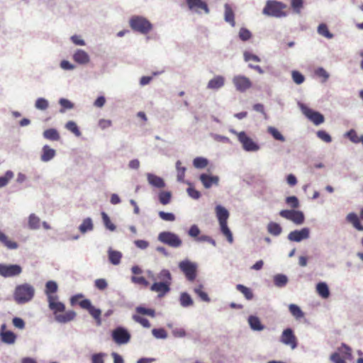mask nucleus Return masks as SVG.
I'll return each mask as SVG.
<instances>
[{
    "label": "nucleus",
    "instance_id": "obj_50",
    "mask_svg": "<svg viewBox=\"0 0 363 363\" xmlns=\"http://www.w3.org/2000/svg\"><path fill=\"white\" fill-rule=\"evenodd\" d=\"M59 104L61 106L60 112L64 113L67 109H72L74 107V104L66 99H60Z\"/></svg>",
    "mask_w": 363,
    "mask_h": 363
},
{
    "label": "nucleus",
    "instance_id": "obj_58",
    "mask_svg": "<svg viewBox=\"0 0 363 363\" xmlns=\"http://www.w3.org/2000/svg\"><path fill=\"white\" fill-rule=\"evenodd\" d=\"M13 177V174L11 171L6 172V174L4 177H0V187H3L6 186L9 181L12 179Z\"/></svg>",
    "mask_w": 363,
    "mask_h": 363
},
{
    "label": "nucleus",
    "instance_id": "obj_23",
    "mask_svg": "<svg viewBox=\"0 0 363 363\" xmlns=\"http://www.w3.org/2000/svg\"><path fill=\"white\" fill-rule=\"evenodd\" d=\"M147 179L148 183L151 186H155L156 188L161 189V188L164 187V186H165L164 180L161 177H160L157 175H155L153 174L148 173L147 174Z\"/></svg>",
    "mask_w": 363,
    "mask_h": 363
},
{
    "label": "nucleus",
    "instance_id": "obj_12",
    "mask_svg": "<svg viewBox=\"0 0 363 363\" xmlns=\"http://www.w3.org/2000/svg\"><path fill=\"white\" fill-rule=\"evenodd\" d=\"M186 4L191 11L198 13L203 11L207 14L210 11L207 3L203 0H186Z\"/></svg>",
    "mask_w": 363,
    "mask_h": 363
},
{
    "label": "nucleus",
    "instance_id": "obj_3",
    "mask_svg": "<svg viewBox=\"0 0 363 363\" xmlns=\"http://www.w3.org/2000/svg\"><path fill=\"white\" fill-rule=\"evenodd\" d=\"M287 5L278 1L268 0L263 9V14L276 18H282L287 16L286 11Z\"/></svg>",
    "mask_w": 363,
    "mask_h": 363
},
{
    "label": "nucleus",
    "instance_id": "obj_4",
    "mask_svg": "<svg viewBox=\"0 0 363 363\" xmlns=\"http://www.w3.org/2000/svg\"><path fill=\"white\" fill-rule=\"evenodd\" d=\"M35 289L29 284L18 285L13 293V298L18 304L26 303L30 301L34 296Z\"/></svg>",
    "mask_w": 363,
    "mask_h": 363
},
{
    "label": "nucleus",
    "instance_id": "obj_43",
    "mask_svg": "<svg viewBox=\"0 0 363 363\" xmlns=\"http://www.w3.org/2000/svg\"><path fill=\"white\" fill-rule=\"evenodd\" d=\"M288 281L287 277L284 274H277L274 277V282L277 286L282 287L286 284Z\"/></svg>",
    "mask_w": 363,
    "mask_h": 363
},
{
    "label": "nucleus",
    "instance_id": "obj_30",
    "mask_svg": "<svg viewBox=\"0 0 363 363\" xmlns=\"http://www.w3.org/2000/svg\"><path fill=\"white\" fill-rule=\"evenodd\" d=\"M121 252L113 250H108V259L111 264L114 265L118 264L121 262Z\"/></svg>",
    "mask_w": 363,
    "mask_h": 363
},
{
    "label": "nucleus",
    "instance_id": "obj_9",
    "mask_svg": "<svg viewBox=\"0 0 363 363\" xmlns=\"http://www.w3.org/2000/svg\"><path fill=\"white\" fill-rule=\"evenodd\" d=\"M179 267L189 281H192L196 279L197 268L196 264L189 260H185L179 262Z\"/></svg>",
    "mask_w": 363,
    "mask_h": 363
},
{
    "label": "nucleus",
    "instance_id": "obj_5",
    "mask_svg": "<svg viewBox=\"0 0 363 363\" xmlns=\"http://www.w3.org/2000/svg\"><path fill=\"white\" fill-rule=\"evenodd\" d=\"M216 213L218 220L219 221V224L220 226V230H221L222 233L226 237L227 240L230 243H233V235L227 225V220L229 218V212L228 211V210L225 208H224L220 205H218L216 207Z\"/></svg>",
    "mask_w": 363,
    "mask_h": 363
},
{
    "label": "nucleus",
    "instance_id": "obj_56",
    "mask_svg": "<svg viewBox=\"0 0 363 363\" xmlns=\"http://www.w3.org/2000/svg\"><path fill=\"white\" fill-rule=\"evenodd\" d=\"M160 218L165 221H174L176 219L175 216L172 213H167L164 211H160L158 213Z\"/></svg>",
    "mask_w": 363,
    "mask_h": 363
},
{
    "label": "nucleus",
    "instance_id": "obj_7",
    "mask_svg": "<svg viewBox=\"0 0 363 363\" xmlns=\"http://www.w3.org/2000/svg\"><path fill=\"white\" fill-rule=\"evenodd\" d=\"M238 137L239 142L242 144L243 149L247 152H255L259 149V146L253 141L244 131L233 132Z\"/></svg>",
    "mask_w": 363,
    "mask_h": 363
},
{
    "label": "nucleus",
    "instance_id": "obj_20",
    "mask_svg": "<svg viewBox=\"0 0 363 363\" xmlns=\"http://www.w3.org/2000/svg\"><path fill=\"white\" fill-rule=\"evenodd\" d=\"M200 180L206 189H209L213 184L218 185L219 179L217 176H211L206 174H201L200 175Z\"/></svg>",
    "mask_w": 363,
    "mask_h": 363
},
{
    "label": "nucleus",
    "instance_id": "obj_10",
    "mask_svg": "<svg viewBox=\"0 0 363 363\" xmlns=\"http://www.w3.org/2000/svg\"><path fill=\"white\" fill-rule=\"evenodd\" d=\"M279 215L282 218L291 220L296 225L302 224L305 220L303 213L300 211L281 210Z\"/></svg>",
    "mask_w": 363,
    "mask_h": 363
},
{
    "label": "nucleus",
    "instance_id": "obj_24",
    "mask_svg": "<svg viewBox=\"0 0 363 363\" xmlns=\"http://www.w3.org/2000/svg\"><path fill=\"white\" fill-rule=\"evenodd\" d=\"M348 223H351L354 228L359 231H363V225L361 224L357 215L354 213H350L346 217Z\"/></svg>",
    "mask_w": 363,
    "mask_h": 363
},
{
    "label": "nucleus",
    "instance_id": "obj_57",
    "mask_svg": "<svg viewBox=\"0 0 363 363\" xmlns=\"http://www.w3.org/2000/svg\"><path fill=\"white\" fill-rule=\"evenodd\" d=\"M152 333L156 338L164 339L167 337V332L163 328H155L152 330Z\"/></svg>",
    "mask_w": 363,
    "mask_h": 363
},
{
    "label": "nucleus",
    "instance_id": "obj_13",
    "mask_svg": "<svg viewBox=\"0 0 363 363\" xmlns=\"http://www.w3.org/2000/svg\"><path fill=\"white\" fill-rule=\"evenodd\" d=\"M113 340L118 345L128 343L130 339V335L128 332L122 328H118L112 333Z\"/></svg>",
    "mask_w": 363,
    "mask_h": 363
},
{
    "label": "nucleus",
    "instance_id": "obj_41",
    "mask_svg": "<svg viewBox=\"0 0 363 363\" xmlns=\"http://www.w3.org/2000/svg\"><path fill=\"white\" fill-rule=\"evenodd\" d=\"M40 218L35 214H30L28 219V226L30 229H38L40 227Z\"/></svg>",
    "mask_w": 363,
    "mask_h": 363
},
{
    "label": "nucleus",
    "instance_id": "obj_47",
    "mask_svg": "<svg viewBox=\"0 0 363 363\" xmlns=\"http://www.w3.org/2000/svg\"><path fill=\"white\" fill-rule=\"evenodd\" d=\"M194 291L195 294H196L202 301H206V302L210 301V298H209L208 294L203 290L202 285H199L198 287H196L194 289Z\"/></svg>",
    "mask_w": 363,
    "mask_h": 363
},
{
    "label": "nucleus",
    "instance_id": "obj_51",
    "mask_svg": "<svg viewBox=\"0 0 363 363\" xmlns=\"http://www.w3.org/2000/svg\"><path fill=\"white\" fill-rule=\"evenodd\" d=\"M315 74L317 77L322 79V82H325L329 78V74L323 67L316 69Z\"/></svg>",
    "mask_w": 363,
    "mask_h": 363
},
{
    "label": "nucleus",
    "instance_id": "obj_19",
    "mask_svg": "<svg viewBox=\"0 0 363 363\" xmlns=\"http://www.w3.org/2000/svg\"><path fill=\"white\" fill-rule=\"evenodd\" d=\"M6 325L1 326V331L0 333L1 340L6 344H13L16 339V335L10 330H5Z\"/></svg>",
    "mask_w": 363,
    "mask_h": 363
},
{
    "label": "nucleus",
    "instance_id": "obj_48",
    "mask_svg": "<svg viewBox=\"0 0 363 363\" xmlns=\"http://www.w3.org/2000/svg\"><path fill=\"white\" fill-rule=\"evenodd\" d=\"M291 6L296 13H301L303 7V0H291Z\"/></svg>",
    "mask_w": 363,
    "mask_h": 363
},
{
    "label": "nucleus",
    "instance_id": "obj_2",
    "mask_svg": "<svg viewBox=\"0 0 363 363\" xmlns=\"http://www.w3.org/2000/svg\"><path fill=\"white\" fill-rule=\"evenodd\" d=\"M83 298L84 296L81 294L73 296L70 298L71 305L74 306L78 304L82 308L87 310L89 313L96 320L97 324L101 325V311L93 306L90 300Z\"/></svg>",
    "mask_w": 363,
    "mask_h": 363
},
{
    "label": "nucleus",
    "instance_id": "obj_16",
    "mask_svg": "<svg viewBox=\"0 0 363 363\" xmlns=\"http://www.w3.org/2000/svg\"><path fill=\"white\" fill-rule=\"evenodd\" d=\"M152 291L157 293L159 298L164 296L170 291V284L168 282L157 281L150 286Z\"/></svg>",
    "mask_w": 363,
    "mask_h": 363
},
{
    "label": "nucleus",
    "instance_id": "obj_42",
    "mask_svg": "<svg viewBox=\"0 0 363 363\" xmlns=\"http://www.w3.org/2000/svg\"><path fill=\"white\" fill-rule=\"evenodd\" d=\"M131 281L135 284L140 285L143 287H147L149 286V282L146 280V279L143 276H132Z\"/></svg>",
    "mask_w": 363,
    "mask_h": 363
},
{
    "label": "nucleus",
    "instance_id": "obj_11",
    "mask_svg": "<svg viewBox=\"0 0 363 363\" xmlns=\"http://www.w3.org/2000/svg\"><path fill=\"white\" fill-rule=\"evenodd\" d=\"M301 108L302 113L315 125H318L324 122V116L320 113L315 111L304 105H302Z\"/></svg>",
    "mask_w": 363,
    "mask_h": 363
},
{
    "label": "nucleus",
    "instance_id": "obj_64",
    "mask_svg": "<svg viewBox=\"0 0 363 363\" xmlns=\"http://www.w3.org/2000/svg\"><path fill=\"white\" fill-rule=\"evenodd\" d=\"M348 138L354 143H359L360 136L357 135L354 130H350L347 133Z\"/></svg>",
    "mask_w": 363,
    "mask_h": 363
},
{
    "label": "nucleus",
    "instance_id": "obj_59",
    "mask_svg": "<svg viewBox=\"0 0 363 363\" xmlns=\"http://www.w3.org/2000/svg\"><path fill=\"white\" fill-rule=\"evenodd\" d=\"M252 37V34L250 31L245 28H242L239 31V38L242 41H246L250 39Z\"/></svg>",
    "mask_w": 363,
    "mask_h": 363
},
{
    "label": "nucleus",
    "instance_id": "obj_40",
    "mask_svg": "<svg viewBox=\"0 0 363 363\" xmlns=\"http://www.w3.org/2000/svg\"><path fill=\"white\" fill-rule=\"evenodd\" d=\"M93 228V223L91 218H88L83 220L82 223L79 226V230L84 233L88 230H91Z\"/></svg>",
    "mask_w": 363,
    "mask_h": 363
},
{
    "label": "nucleus",
    "instance_id": "obj_54",
    "mask_svg": "<svg viewBox=\"0 0 363 363\" xmlns=\"http://www.w3.org/2000/svg\"><path fill=\"white\" fill-rule=\"evenodd\" d=\"M48 101L44 98H38L35 104V106L39 110H45L48 107Z\"/></svg>",
    "mask_w": 363,
    "mask_h": 363
},
{
    "label": "nucleus",
    "instance_id": "obj_45",
    "mask_svg": "<svg viewBox=\"0 0 363 363\" xmlns=\"http://www.w3.org/2000/svg\"><path fill=\"white\" fill-rule=\"evenodd\" d=\"M193 164L197 169H203L208 165V160L204 157H198L194 160Z\"/></svg>",
    "mask_w": 363,
    "mask_h": 363
},
{
    "label": "nucleus",
    "instance_id": "obj_49",
    "mask_svg": "<svg viewBox=\"0 0 363 363\" xmlns=\"http://www.w3.org/2000/svg\"><path fill=\"white\" fill-rule=\"evenodd\" d=\"M267 130H268V133H270L275 140H279L281 142H284L285 140L284 137L281 135V133L276 128L269 127Z\"/></svg>",
    "mask_w": 363,
    "mask_h": 363
},
{
    "label": "nucleus",
    "instance_id": "obj_39",
    "mask_svg": "<svg viewBox=\"0 0 363 363\" xmlns=\"http://www.w3.org/2000/svg\"><path fill=\"white\" fill-rule=\"evenodd\" d=\"M65 128L76 136L79 137L81 135V132L75 122L72 121H68L65 125Z\"/></svg>",
    "mask_w": 363,
    "mask_h": 363
},
{
    "label": "nucleus",
    "instance_id": "obj_38",
    "mask_svg": "<svg viewBox=\"0 0 363 363\" xmlns=\"http://www.w3.org/2000/svg\"><path fill=\"white\" fill-rule=\"evenodd\" d=\"M289 308L290 313L296 319H299V318H301L303 317L304 314L298 306H296L295 304H290L289 306Z\"/></svg>",
    "mask_w": 363,
    "mask_h": 363
},
{
    "label": "nucleus",
    "instance_id": "obj_28",
    "mask_svg": "<svg viewBox=\"0 0 363 363\" xmlns=\"http://www.w3.org/2000/svg\"><path fill=\"white\" fill-rule=\"evenodd\" d=\"M58 289L57 284L54 281H48L45 284V294L47 295L48 300H49V296H55L56 295H53L54 293L57 292Z\"/></svg>",
    "mask_w": 363,
    "mask_h": 363
},
{
    "label": "nucleus",
    "instance_id": "obj_46",
    "mask_svg": "<svg viewBox=\"0 0 363 363\" xmlns=\"http://www.w3.org/2000/svg\"><path fill=\"white\" fill-rule=\"evenodd\" d=\"M172 194L169 191H162L159 194V200L162 205H167L171 201Z\"/></svg>",
    "mask_w": 363,
    "mask_h": 363
},
{
    "label": "nucleus",
    "instance_id": "obj_53",
    "mask_svg": "<svg viewBox=\"0 0 363 363\" xmlns=\"http://www.w3.org/2000/svg\"><path fill=\"white\" fill-rule=\"evenodd\" d=\"M136 312L138 313L142 314V315H147L150 317H155V311L153 309L151 308H146L142 306H139L136 308Z\"/></svg>",
    "mask_w": 363,
    "mask_h": 363
},
{
    "label": "nucleus",
    "instance_id": "obj_60",
    "mask_svg": "<svg viewBox=\"0 0 363 363\" xmlns=\"http://www.w3.org/2000/svg\"><path fill=\"white\" fill-rule=\"evenodd\" d=\"M187 184L189 185V187L187 189V192L189 196L194 199H198L201 196V193L196 190L194 188L191 186V184L190 182H186Z\"/></svg>",
    "mask_w": 363,
    "mask_h": 363
},
{
    "label": "nucleus",
    "instance_id": "obj_62",
    "mask_svg": "<svg viewBox=\"0 0 363 363\" xmlns=\"http://www.w3.org/2000/svg\"><path fill=\"white\" fill-rule=\"evenodd\" d=\"M317 136L318 138L325 143H328L332 141L330 135L325 130H318L317 132Z\"/></svg>",
    "mask_w": 363,
    "mask_h": 363
},
{
    "label": "nucleus",
    "instance_id": "obj_52",
    "mask_svg": "<svg viewBox=\"0 0 363 363\" xmlns=\"http://www.w3.org/2000/svg\"><path fill=\"white\" fill-rule=\"evenodd\" d=\"M133 319L135 322L139 323L144 328H149L151 326L149 320L147 318L141 317V316H140L138 315H133Z\"/></svg>",
    "mask_w": 363,
    "mask_h": 363
},
{
    "label": "nucleus",
    "instance_id": "obj_18",
    "mask_svg": "<svg viewBox=\"0 0 363 363\" xmlns=\"http://www.w3.org/2000/svg\"><path fill=\"white\" fill-rule=\"evenodd\" d=\"M309 237V229L303 228L300 230H296L291 231L289 235L288 239L293 242H300L302 240L307 239Z\"/></svg>",
    "mask_w": 363,
    "mask_h": 363
},
{
    "label": "nucleus",
    "instance_id": "obj_35",
    "mask_svg": "<svg viewBox=\"0 0 363 363\" xmlns=\"http://www.w3.org/2000/svg\"><path fill=\"white\" fill-rule=\"evenodd\" d=\"M179 301H180V304L183 307H189V306H192L194 303L191 296L186 292L181 294Z\"/></svg>",
    "mask_w": 363,
    "mask_h": 363
},
{
    "label": "nucleus",
    "instance_id": "obj_31",
    "mask_svg": "<svg viewBox=\"0 0 363 363\" xmlns=\"http://www.w3.org/2000/svg\"><path fill=\"white\" fill-rule=\"evenodd\" d=\"M248 323L251 328L254 330H262L264 329V326L262 325L259 318L254 315H250L248 318Z\"/></svg>",
    "mask_w": 363,
    "mask_h": 363
},
{
    "label": "nucleus",
    "instance_id": "obj_33",
    "mask_svg": "<svg viewBox=\"0 0 363 363\" xmlns=\"http://www.w3.org/2000/svg\"><path fill=\"white\" fill-rule=\"evenodd\" d=\"M176 169L177 180L180 182H185L184 177L186 169L184 167H182V162L180 160L176 162Z\"/></svg>",
    "mask_w": 363,
    "mask_h": 363
},
{
    "label": "nucleus",
    "instance_id": "obj_55",
    "mask_svg": "<svg viewBox=\"0 0 363 363\" xmlns=\"http://www.w3.org/2000/svg\"><path fill=\"white\" fill-rule=\"evenodd\" d=\"M286 203L288 206L293 208H297L299 206L298 199L295 196L286 197Z\"/></svg>",
    "mask_w": 363,
    "mask_h": 363
},
{
    "label": "nucleus",
    "instance_id": "obj_34",
    "mask_svg": "<svg viewBox=\"0 0 363 363\" xmlns=\"http://www.w3.org/2000/svg\"><path fill=\"white\" fill-rule=\"evenodd\" d=\"M268 232L275 236H277L281 234L282 229L279 224L270 222L267 225Z\"/></svg>",
    "mask_w": 363,
    "mask_h": 363
},
{
    "label": "nucleus",
    "instance_id": "obj_15",
    "mask_svg": "<svg viewBox=\"0 0 363 363\" xmlns=\"http://www.w3.org/2000/svg\"><path fill=\"white\" fill-rule=\"evenodd\" d=\"M233 82L236 89L241 92L245 91L252 86L250 79L244 76L235 77L233 79Z\"/></svg>",
    "mask_w": 363,
    "mask_h": 363
},
{
    "label": "nucleus",
    "instance_id": "obj_61",
    "mask_svg": "<svg viewBox=\"0 0 363 363\" xmlns=\"http://www.w3.org/2000/svg\"><path fill=\"white\" fill-rule=\"evenodd\" d=\"M292 79L294 82L297 84H301L304 82L303 75L298 71L292 72Z\"/></svg>",
    "mask_w": 363,
    "mask_h": 363
},
{
    "label": "nucleus",
    "instance_id": "obj_29",
    "mask_svg": "<svg viewBox=\"0 0 363 363\" xmlns=\"http://www.w3.org/2000/svg\"><path fill=\"white\" fill-rule=\"evenodd\" d=\"M318 294L323 298H327L330 296V291L328 285L324 282H320L316 286Z\"/></svg>",
    "mask_w": 363,
    "mask_h": 363
},
{
    "label": "nucleus",
    "instance_id": "obj_26",
    "mask_svg": "<svg viewBox=\"0 0 363 363\" xmlns=\"http://www.w3.org/2000/svg\"><path fill=\"white\" fill-rule=\"evenodd\" d=\"M55 155V150L52 149L48 145H44L43 147V154L41 155V160L43 162H48L52 160Z\"/></svg>",
    "mask_w": 363,
    "mask_h": 363
},
{
    "label": "nucleus",
    "instance_id": "obj_27",
    "mask_svg": "<svg viewBox=\"0 0 363 363\" xmlns=\"http://www.w3.org/2000/svg\"><path fill=\"white\" fill-rule=\"evenodd\" d=\"M225 21L229 23L232 26H235V14L231 6L225 4Z\"/></svg>",
    "mask_w": 363,
    "mask_h": 363
},
{
    "label": "nucleus",
    "instance_id": "obj_21",
    "mask_svg": "<svg viewBox=\"0 0 363 363\" xmlns=\"http://www.w3.org/2000/svg\"><path fill=\"white\" fill-rule=\"evenodd\" d=\"M0 242L9 250H15L18 247V245L16 242L11 240L7 235L1 230Z\"/></svg>",
    "mask_w": 363,
    "mask_h": 363
},
{
    "label": "nucleus",
    "instance_id": "obj_36",
    "mask_svg": "<svg viewBox=\"0 0 363 363\" xmlns=\"http://www.w3.org/2000/svg\"><path fill=\"white\" fill-rule=\"evenodd\" d=\"M236 289L244 295L246 299L251 300L253 298V293L250 288L242 284H238Z\"/></svg>",
    "mask_w": 363,
    "mask_h": 363
},
{
    "label": "nucleus",
    "instance_id": "obj_63",
    "mask_svg": "<svg viewBox=\"0 0 363 363\" xmlns=\"http://www.w3.org/2000/svg\"><path fill=\"white\" fill-rule=\"evenodd\" d=\"M101 216L106 227L111 230H115L116 226L111 222L108 215L105 212H102Z\"/></svg>",
    "mask_w": 363,
    "mask_h": 363
},
{
    "label": "nucleus",
    "instance_id": "obj_1",
    "mask_svg": "<svg viewBox=\"0 0 363 363\" xmlns=\"http://www.w3.org/2000/svg\"><path fill=\"white\" fill-rule=\"evenodd\" d=\"M58 296H49L48 300L49 308L53 312L55 319L60 323H66L76 317V313L74 311L65 312V306L63 303L58 301Z\"/></svg>",
    "mask_w": 363,
    "mask_h": 363
},
{
    "label": "nucleus",
    "instance_id": "obj_8",
    "mask_svg": "<svg viewBox=\"0 0 363 363\" xmlns=\"http://www.w3.org/2000/svg\"><path fill=\"white\" fill-rule=\"evenodd\" d=\"M158 240L172 247H179L182 245V241L175 233L171 232H162L158 235Z\"/></svg>",
    "mask_w": 363,
    "mask_h": 363
},
{
    "label": "nucleus",
    "instance_id": "obj_6",
    "mask_svg": "<svg viewBox=\"0 0 363 363\" xmlns=\"http://www.w3.org/2000/svg\"><path fill=\"white\" fill-rule=\"evenodd\" d=\"M131 29L142 34H147L152 28V23L145 18L133 16L129 21Z\"/></svg>",
    "mask_w": 363,
    "mask_h": 363
},
{
    "label": "nucleus",
    "instance_id": "obj_22",
    "mask_svg": "<svg viewBox=\"0 0 363 363\" xmlns=\"http://www.w3.org/2000/svg\"><path fill=\"white\" fill-rule=\"evenodd\" d=\"M73 60L78 64L85 65L89 62V56L86 52L77 50L73 55Z\"/></svg>",
    "mask_w": 363,
    "mask_h": 363
},
{
    "label": "nucleus",
    "instance_id": "obj_25",
    "mask_svg": "<svg viewBox=\"0 0 363 363\" xmlns=\"http://www.w3.org/2000/svg\"><path fill=\"white\" fill-rule=\"evenodd\" d=\"M225 83V79L222 76H216L211 79L207 85V88L209 89H218L221 88Z\"/></svg>",
    "mask_w": 363,
    "mask_h": 363
},
{
    "label": "nucleus",
    "instance_id": "obj_17",
    "mask_svg": "<svg viewBox=\"0 0 363 363\" xmlns=\"http://www.w3.org/2000/svg\"><path fill=\"white\" fill-rule=\"evenodd\" d=\"M281 341L284 344L289 345L292 349L296 347V338L291 328H287L283 331Z\"/></svg>",
    "mask_w": 363,
    "mask_h": 363
},
{
    "label": "nucleus",
    "instance_id": "obj_14",
    "mask_svg": "<svg viewBox=\"0 0 363 363\" xmlns=\"http://www.w3.org/2000/svg\"><path fill=\"white\" fill-rule=\"evenodd\" d=\"M22 272L21 267L17 264H0V275L4 277L17 276Z\"/></svg>",
    "mask_w": 363,
    "mask_h": 363
},
{
    "label": "nucleus",
    "instance_id": "obj_32",
    "mask_svg": "<svg viewBox=\"0 0 363 363\" xmlns=\"http://www.w3.org/2000/svg\"><path fill=\"white\" fill-rule=\"evenodd\" d=\"M43 136L45 138L53 141L59 140L60 138L59 133L56 129L54 128H49L45 130L43 133Z\"/></svg>",
    "mask_w": 363,
    "mask_h": 363
},
{
    "label": "nucleus",
    "instance_id": "obj_44",
    "mask_svg": "<svg viewBox=\"0 0 363 363\" xmlns=\"http://www.w3.org/2000/svg\"><path fill=\"white\" fill-rule=\"evenodd\" d=\"M318 32L320 35L329 39L333 37V35L329 31L328 26L324 23H321L318 26Z\"/></svg>",
    "mask_w": 363,
    "mask_h": 363
},
{
    "label": "nucleus",
    "instance_id": "obj_37",
    "mask_svg": "<svg viewBox=\"0 0 363 363\" xmlns=\"http://www.w3.org/2000/svg\"><path fill=\"white\" fill-rule=\"evenodd\" d=\"M162 282H168L171 285L172 275L168 269H162L157 275Z\"/></svg>",
    "mask_w": 363,
    "mask_h": 363
}]
</instances>
